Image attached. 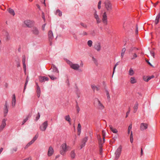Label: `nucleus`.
Returning a JSON list of instances; mask_svg holds the SVG:
<instances>
[{
	"instance_id": "obj_1",
	"label": "nucleus",
	"mask_w": 160,
	"mask_h": 160,
	"mask_svg": "<svg viewBox=\"0 0 160 160\" xmlns=\"http://www.w3.org/2000/svg\"><path fill=\"white\" fill-rule=\"evenodd\" d=\"M66 62L71 69L76 71L79 70L80 66L78 64L73 63L68 59L66 60Z\"/></svg>"
},
{
	"instance_id": "obj_2",
	"label": "nucleus",
	"mask_w": 160,
	"mask_h": 160,
	"mask_svg": "<svg viewBox=\"0 0 160 160\" xmlns=\"http://www.w3.org/2000/svg\"><path fill=\"white\" fill-rule=\"evenodd\" d=\"M69 148V146H67L66 143L62 144L60 148V154L63 156L65 155L66 152L68 151Z\"/></svg>"
},
{
	"instance_id": "obj_3",
	"label": "nucleus",
	"mask_w": 160,
	"mask_h": 160,
	"mask_svg": "<svg viewBox=\"0 0 160 160\" xmlns=\"http://www.w3.org/2000/svg\"><path fill=\"white\" fill-rule=\"evenodd\" d=\"M52 69L53 72V76H50L51 79L52 80H54L57 78V77L58 75V71L57 67L54 65H53L52 67Z\"/></svg>"
},
{
	"instance_id": "obj_4",
	"label": "nucleus",
	"mask_w": 160,
	"mask_h": 160,
	"mask_svg": "<svg viewBox=\"0 0 160 160\" xmlns=\"http://www.w3.org/2000/svg\"><path fill=\"white\" fill-rule=\"evenodd\" d=\"M94 104L99 110H103L105 109L104 106L101 102L97 99H96L94 100Z\"/></svg>"
},
{
	"instance_id": "obj_5",
	"label": "nucleus",
	"mask_w": 160,
	"mask_h": 160,
	"mask_svg": "<svg viewBox=\"0 0 160 160\" xmlns=\"http://www.w3.org/2000/svg\"><path fill=\"white\" fill-rule=\"evenodd\" d=\"M102 19L103 22L107 24V12L105 11H103L102 12Z\"/></svg>"
},
{
	"instance_id": "obj_6",
	"label": "nucleus",
	"mask_w": 160,
	"mask_h": 160,
	"mask_svg": "<svg viewBox=\"0 0 160 160\" xmlns=\"http://www.w3.org/2000/svg\"><path fill=\"white\" fill-rule=\"evenodd\" d=\"M93 16L94 18L96 20L97 23H100L101 22V20L99 15L98 14V12L96 10H94L93 12Z\"/></svg>"
},
{
	"instance_id": "obj_7",
	"label": "nucleus",
	"mask_w": 160,
	"mask_h": 160,
	"mask_svg": "<svg viewBox=\"0 0 160 160\" xmlns=\"http://www.w3.org/2000/svg\"><path fill=\"white\" fill-rule=\"evenodd\" d=\"M122 150V147L121 146L119 147L115 152V159H118L119 157L121 154Z\"/></svg>"
},
{
	"instance_id": "obj_8",
	"label": "nucleus",
	"mask_w": 160,
	"mask_h": 160,
	"mask_svg": "<svg viewBox=\"0 0 160 160\" xmlns=\"http://www.w3.org/2000/svg\"><path fill=\"white\" fill-rule=\"evenodd\" d=\"M102 134L103 136V140L102 141L101 138H98V142L99 146H102V144L104 142V139L105 136V131H102Z\"/></svg>"
},
{
	"instance_id": "obj_9",
	"label": "nucleus",
	"mask_w": 160,
	"mask_h": 160,
	"mask_svg": "<svg viewBox=\"0 0 160 160\" xmlns=\"http://www.w3.org/2000/svg\"><path fill=\"white\" fill-rule=\"evenodd\" d=\"M148 124L146 123H142L140 125V128L142 130H145L148 129Z\"/></svg>"
},
{
	"instance_id": "obj_10",
	"label": "nucleus",
	"mask_w": 160,
	"mask_h": 160,
	"mask_svg": "<svg viewBox=\"0 0 160 160\" xmlns=\"http://www.w3.org/2000/svg\"><path fill=\"white\" fill-rule=\"evenodd\" d=\"M24 24L28 27H31L34 24L33 21L30 20H27L24 22Z\"/></svg>"
},
{
	"instance_id": "obj_11",
	"label": "nucleus",
	"mask_w": 160,
	"mask_h": 160,
	"mask_svg": "<svg viewBox=\"0 0 160 160\" xmlns=\"http://www.w3.org/2000/svg\"><path fill=\"white\" fill-rule=\"evenodd\" d=\"M54 152V150L52 148L51 146L49 147L48 152V157L52 156Z\"/></svg>"
},
{
	"instance_id": "obj_12",
	"label": "nucleus",
	"mask_w": 160,
	"mask_h": 160,
	"mask_svg": "<svg viewBox=\"0 0 160 160\" xmlns=\"http://www.w3.org/2000/svg\"><path fill=\"white\" fill-rule=\"evenodd\" d=\"M88 140V137H85L82 140L80 145L81 149L83 148L85 145L86 142Z\"/></svg>"
},
{
	"instance_id": "obj_13",
	"label": "nucleus",
	"mask_w": 160,
	"mask_h": 160,
	"mask_svg": "<svg viewBox=\"0 0 160 160\" xmlns=\"http://www.w3.org/2000/svg\"><path fill=\"white\" fill-rule=\"evenodd\" d=\"M6 119H4L2 120V123L0 126V129L2 130L6 126Z\"/></svg>"
},
{
	"instance_id": "obj_14",
	"label": "nucleus",
	"mask_w": 160,
	"mask_h": 160,
	"mask_svg": "<svg viewBox=\"0 0 160 160\" xmlns=\"http://www.w3.org/2000/svg\"><path fill=\"white\" fill-rule=\"evenodd\" d=\"M129 81L131 84H133L137 82V80L136 78L134 77H132L130 78Z\"/></svg>"
},
{
	"instance_id": "obj_15",
	"label": "nucleus",
	"mask_w": 160,
	"mask_h": 160,
	"mask_svg": "<svg viewBox=\"0 0 160 160\" xmlns=\"http://www.w3.org/2000/svg\"><path fill=\"white\" fill-rule=\"evenodd\" d=\"M48 126V122L47 121L44 122L41 126L40 129L42 130H45Z\"/></svg>"
},
{
	"instance_id": "obj_16",
	"label": "nucleus",
	"mask_w": 160,
	"mask_h": 160,
	"mask_svg": "<svg viewBox=\"0 0 160 160\" xmlns=\"http://www.w3.org/2000/svg\"><path fill=\"white\" fill-rule=\"evenodd\" d=\"M64 118L65 120L67 122H68V123H69V124H71L72 120L69 115H66L64 117Z\"/></svg>"
},
{
	"instance_id": "obj_17",
	"label": "nucleus",
	"mask_w": 160,
	"mask_h": 160,
	"mask_svg": "<svg viewBox=\"0 0 160 160\" xmlns=\"http://www.w3.org/2000/svg\"><path fill=\"white\" fill-rule=\"evenodd\" d=\"M154 78V76L152 75L150 76H144L143 77V80L146 82L150 80L152 78Z\"/></svg>"
},
{
	"instance_id": "obj_18",
	"label": "nucleus",
	"mask_w": 160,
	"mask_h": 160,
	"mask_svg": "<svg viewBox=\"0 0 160 160\" xmlns=\"http://www.w3.org/2000/svg\"><path fill=\"white\" fill-rule=\"evenodd\" d=\"M70 155L71 158L73 159L75 158L76 156V154L74 150H72L71 151L70 153Z\"/></svg>"
},
{
	"instance_id": "obj_19",
	"label": "nucleus",
	"mask_w": 160,
	"mask_h": 160,
	"mask_svg": "<svg viewBox=\"0 0 160 160\" xmlns=\"http://www.w3.org/2000/svg\"><path fill=\"white\" fill-rule=\"evenodd\" d=\"M38 134H36V135L35 137L33 138L29 142L30 145L32 144L38 138Z\"/></svg>"
},
{
	"instance_id": "obj_20",
	"label": "nucleus",
	"mask_w": 160,
	"mask_h": 160,
	"mask_svg": "<svg viewBox=\"0 0 160 160\" xmlns=\"http://www.w3.org/2000/svg\"><path fill=\"white\" fill-rule=\"evenodd\" d=\"M95 48L98 51H99L101 50V46L100 43H97L96 44L95 46Z\"/></svg>"
},
{
	"instance_id": "obj_21",
	"label": "nucleus",
	"mask_w": 160,
	"mask_h": 160,
	"mask_svg": "<svg viewBox=\"0 0 160 160\" xmlns=\"http://www.w3.org/2000/svg\"><path fill=\"white\" fill-rule=\"evenodd\" d=\"M39 81L41 82H45L48 80V78L45 77H41L39 78Z\"/></svg>"
},
{
	"instance_id": "obj_22",
	"label": "nucleus",
	"mask_w": 160,
	"mask_h": 160,
	"mask_svg": "<svg viewBox=\"0 0 160 160\" xmlns=\"http://www.w3.org/2000/svg\"><path fill=\"white\" fill-rule=\"evenodd\" d=\"M105 7L107 10H110L112 9V5L110 3H108L106 4Z\"/></svg>"
},
{
	"instance_id": "obj_23",
	"label": "nucleus",
	"mask_w": 160,
	"mask_h": 160,
	"mask_svg": "<svg viewBox=\"0 0 160 160\" xmlns=\"http://www.w3.org/2000/svg\"><path fill=\"white\" fill-rule=\"evenodd\" d=\"M135 73V72L134 70L132 68L129 69L128 71V74L130 76H133Z\"/></svg>"
},
{
	"instance_id": "obj_24",
	"label": "nucleus",
	"mask_w": 160,
	"mask_h": 160,
	"mask_svg": "<svg viewBox=\"0 0 160 160\" xmlns=\"http://www.w3.org/2000/svg\"><path fill=\"white\" fill-rule=\"evenodd\" d=\"M160 18V15L158 14L156 17L155 21V23L156 24H157L158 23L159 19Z\"/></svg>"
},
{
	"instance_id": "obj_25",
	"label": "nucleus",
	"mask_w": 160,
	"mask_h": 160,
	"mask_svg": "<svg viewBox=\"0 0 160 160\" xmlns=\"http://www.w3.org/2000/svg\"><path fill=\"white\" fill-rule=\"evenodd\" d=\"M48 37L50 39H52L53 38V34L51 31H49L48 32Z\"/></svg>"
},
{
	"instance_id": "obj_26",
	"label": "nucleus",
	"mask_w": 160,
	"mask_h": 160,
	"mask_svg": "<svg viewBox=\"0 0 160 160\" xmlns=\"http://www.w3.org/2000/svg\"><path fill=\"white\" fill-rule=\"evenodd\" d=\"M32 31L33 33L35 34H38L39 33V31L36 28H34Z\"/></svg>"
},
{
	"instance_id": "obj_27",
	"label": "nucleus",
	"mask_w": 160,
	"mask_h": 160,
	"mask_svg": "<svg viewBox=\"0 0 160 160\" xmlns=\"http://www.w3.org/2000/svg\"><path fill=\"white\" fill-rule=\"evenodd\" d=\"M17 150V147H14L12 148L11 150V153H12L14 152H16Z\"/></svg>"
},
{
	"instance_id": "obj_28",
	"label": "nucleus",
	"mask_w": 160,
	"mask_h": 160,
	"mask_svg": "<svg viewBox=\"0 0 160 160\" xmlns=\"http://www.w3.org/2000/svg\"><path fill=\"white\" fill-rule=\"evenodd\" d=\"M126 50V49L125 48H124L122 49L121 54V56L122 58L123 57Z\"/></svg>"
},
{
	"instance_id": "obj_29",
	"label": "nucleus",
	"mask_w": 160,
	"mask_h": 160,
	"mask_svg": "<svg viewBox=\"0 0 160 160\" xmlns=\"http://www.w3.org/2000/svg\"><path fill=\"white\" fill-rule=\"evenodd\" d=\"M9 12L12 15H14L15 14L14 11L13 10L9 9L8 10Z\"/></svg>"
},
{
	"instance_id": "obj_30",
	"label": "nucleus",
	"mask_w": 160,
	"mask_h": 160,
	"mask_svg": "<svg viewBox=\"0 0 160 160\" xmlns=\"http://www.w3.org/2000/svg\"><path fill=\"white\" fill-rule=\"evenodd\" d=\"M88 46L91 47L92 46V42L91 40H89L87 42Z\"/></svg>"
},
{
	"instance_id": "obj_31",
	"label": "nucleus",
	"mask_w": 160,
	"mask_h": 160,
	"mask_svg": "<svg viewBox=\"0 0 160 160\" xmlns=\"http://www.w3.org/2000/svg\"><path fill=\"white\" fill-rule=\"evenodd\" d=\"M130 141L131 143H132L133 142V139L132 138V131L131 132V134L130 136Z\"/></svg>"
},
{
	"instance_id": "obj_32",
	"label": "nucleus",
	"mask_w": 160,
	"mask_h": 160,
	"mask_svg": "<svg viewBox=\"0 0 160 160\" xmlns=\"http://www.w3.org/2000/svg\"><path fill=\"white\" fill-rule=\"evenodd\" d=\"M56 14L57 15H58L59 16H61L62 15V12L59 10H58L56 11Z\"/></svg>"
},
{
	"instance_id": "obj_33",
	"label": "nucleus",
	"mask_w": 160,
	"mask_h": 160,
	"mask_svg": "<svg viewBox=\"0 0 160 160\" xmlns=\"http://www.w3.org/2000/svg\"><path fill=\"white\" fill-rule=\"evenodd\" d=\"M15 102H16V100H15V98L14 97L13 98L12 100V106L13 107L15 106Z\"/></svg>"
},
{
	"instance_id": "obj_34",
	"label": "nucleus",
	"mask_w": 160,
	"mask_h": 160,
	"mask_svg": "<svg viewBox=\"0 0 160 160\" xmlns=\"http://www.w3.org/2000/svg\"><path fill=\"white\" fill-rule=\"evenodd\" d=\"M102 3V2L101 1H99L98 3V9H100L101 8V4Z\"/></svg>"
},
{
	"instance_id": "obj_35",
	"label": "nucleus",
	"mask_w": 160,
	"mask_h": 160,
	"mask_svg": "<svg viewBox=\"0 0 160 160\" xmlns=\"http://www.w3.org/2000/svg\"><path fill=\"white\" fill-rule=\"evenodd\" d=\"M23 67L24 70H26V65L25 64V61H23Z\"/></svg>"
},
{
	"instance_id": "obj_36",
	"label": "nucleus",
	"mask_w": 160,
	"mask_h": 160,
	"mask_svg": "<svg viewBox=\"0 0 160 160\" xmlns=\"http://www.w3.org/2000/svg\"><path fill=\"white\" fill-rule=\"evenodd\" d=\"M81 129V126L80 124H78V130H80Z\"/></svg>"
},
{
	"instance_id": "obj_37",
	"label": "nucleus",
	"mask_w": 160,
	"mask_h": 160,
	"mask_svg": "<svg viewBox=\"0 0 160 160\" xmlns=\"http://www.w3.org/2000/svg\"><path fill=\"white\" fill-rule=\"evenodd\" d=\"M100 148V153L101 154H102V146H99Z\"/></svg>"
},
{
	"instance_id": "obj_38",
	"label": "nucleus",
	"mask_w": 160,
	"mask_h": 160,
	"mask_svg": "<svg viewBox=\"0 0 160 160\" xmlns=\"http://www.w3.org/2000/svg\"><path fill=\"white\" fill-rule=\"evenodd\" d=\"M28 119V118L27 117L25 118L23 120L22 123L23 124Z\"/></svg>"
},
{
	"instance_id": "obj_39",
	"label": "nucleus",
	"mask_w": 160,
	"mask_h": 160,
	"mask_svg": "<svg viewBox=\"0 0 160 160\" xmlns=\"http://www.w3.org/2000/svg\"><path fill=\"white\" fill-rule=\"evenodd\" d=\"M137 54H136L134 53L133 55V56L132 57V58L133 59H135L137 57Z\"/></svg>"
},
{
	"instance_id": "obj_40",
	"label": "nucleus",
	"mask_w": 160,
	"mask_h": 160,
	"mask_svg": "<svg viewBox=\"0 0 160 160\" xmlns=\"http://www.w3.org/2000/svg\"><path fill=\"white\" fill-rule=\"evenodd\" d=\"M40 117V115L39 114H38L36 117V120H38L39 119Z\"/></svg>"
},
{
	"instance_id": "obj_41",
	"label": "nucleus",
	"mask_w": 160,
	"mask_h": 160,
	"mask_svg": "<svg viewBox=\"0 0 160 160\" xmlns=\"http://www.w3.org/2000/svg\"><path fill=\"white\" fill-rule=\"evenodd\" d=\"M30 145H30V144H29V143L28 142L27 144V145L25 146V148H27L29 146H30Z\"/></svg>"
},
{
	"instance_id": "obj_42",
	"label": "nucleus",
	"mask_w": 160,
	"mask_h": 160,
	"mask_svg": "<svg viewBox=\"0 0 160 160\" xmlns=\"http://www.w3.org/2000/svg\"><path fill=\"white\" fill-rule=\"evenodd\" d=\"M37 91L38 92V93H39L40 92V88L39 87H38L37 88Z\"/></svg>"
},
{
	"instance_id": "obj_43",
	"label": "nucleus",
	"mask_w": 160,
	"mask_h": 160,
	"mask_svg": "<svg viewBox=\"0 0 160 160\" xmlns=\"http://www.w3.org/2000/svg\"><path fill=\"white\" fill-rule=\"evenodd\" d=\"M132 125H129V126H128V130H131L132 129Z\"/></svg>"
},
{
	"instance_id": "obj_44",
	"label": "nucleus",
	"mask_w": 160,
	"mask_h": 160,
	"mask_svg": "<svg viewBox=\"0 0 160 160\" xmlns=\"http://www.w3.org/2000/svg\"><path fill=\"white\" fill-rule=\"evenodd\" d=\"M143 151L142 148H141V155H143Z\"/></svg>"
},
{
	"instance_id": "obj_45",
	"label": "nucleus",
	"mask_w": 160,
	"mask_h": 160,
	"mask_svg": "<svg viewBox=\"0 0 160 160\" xmlns=\"http://www.w3.org/2000/svg\"><path fill=\"white\" fill-rule=\"evenodd\" d=\"M81 133V131H78V135H79Z\"/></svg>"
},
{
	"instance_id": "obj_46",
	"label": "nucleus",
	"mask_w": 160,
	"mask_h": 160,
	"mask_svg": "<svg viewBox=\"0 0 160 160\" xmlns=\"http://www.w3.org/2000/svg\"><path fill=\"white\" fill-rule=\"evenodd\" d=\"M113 133H117L118 132V131H112Z\"/></svg>"
},
{
	"instance_id": "obj_47",
	"label": "nucleus",
	"mask_w": 160,
	"mask_h": 160,
	"mask_svg": "<svg viewBox=\"0 0 160 160\" xmlns=\"http://www.w3.org/2000/svg\"><path fill=\"white\" fill-rule=\"evenodd\" d=\"M4 112L6 114H7V112H8V109H6L5 110Z\"/></svg>"
},
{
	"instance_id": "obj_48",
	"label": "nucleus",
	"mask_w": 160,
	"mask_h": 160,
	"mask_svg": "<svg viewBox=\"0 0 160 160\" xmlns=\"http://www.w3.org/2000/svg\"><path fill=\"white\" fill-rule=\"evenodd\" d=\"M138 104H136L135 105V106H134V108H135L137 109L138 108Z\"/></svg>"
},
{
	"instance_id": "obj_49",
	"label": "nucleus",
	"mask_w": 160,
	"mask_h": 160,
	"mask_svg": "<svg viewBox=\"0 0 160 160\" xmlns=\"http://www.w3.org/2000/svg\"><path fill=\"white\" fill-rule=\"evenodd\" d=\"M45 25H44L43 26H42V29L44 30V28H45Z\"/></svg>"
},
{
	"instance_id": "obj_50",
	"label": "nucleus",
	"mask_w": 160,
	"mask_h": 160,
	"mask_svg": "<svg viewBox=\"0 0 160 160\" xmlns=\"http://www.w3.org/2000/svg\"><path fill=\"white\" fill-rule=\"evenodd\" d=\"M59 157V155H57V156H56V158H58Z\"/></svg>"
},
{
	"instance_id": "obj_51",
	"label": "nucleus",
	"mask_w": 160,
	"mask_h": 160,
	"mask_svg": "<svg viewBox=\"0 0 160 160\" xmlns=\"http://www.w3.org/2000/svg\"><path fill=\"white\" fill-rule=\"evenodd\" d=\"M107 97H109V95L108 93H107Z\"/></svg>"
},
{
	"instance_id": "obj_52",
	"label": "nucleus",
	"mask_w": 160,
	"mask_h": 160,
	"mask_svg": "<svg viewBox=\"0 0 160 160\" xmlns=\"http://www.w3.org/2000/svg\"><path fill=\"white\" fill-rule=\"evenodd\" d=\"M94 86H93V85H92V88H94Z\"/></svg>"
},
{
	"instance_id": "obj_53",
	"label": "nucleus",
	"mask_w": 160,
	"mask_h": 160,
	"mask_svg": "<svg viewBox=\"0 0 160 160\" xmlns=\"http://www.w3.org/2000/svg\"><path fill=\"white\" fill-rule=\"evenodd\" d=\"M110 129H112V127L110 126Z\"/></svg>"
},
{
	"instance_id": "obj_54",
	"label": "nucleus",
	"mask_w": 160,
	"mask_h": 160,
	"mask_svg": "<svg viewBox=\"0 0 160 160\" xmlns=\"http://www.w3.org/2000/svg\"><path fill=\"white\" fill-rule=\"evenodd\" d=\"M130 131H128V133L129 134V133H130Z\"/></svg>"
},
{
	"instance_id": "obj_55",
	"label": "nucleus",
	"mask_w": 160,
	"mask_h": 160,
	"mask_svg": "<svg viewBox=\"0 0 160 160\" xmlns=\"http://www.w3.org/2000/svg\"><path fill=\"white\" fill-rule=\"evenodd\" d=\"M93 160H96L95 159H94Z\"/></svg>"
}]
</instances>
